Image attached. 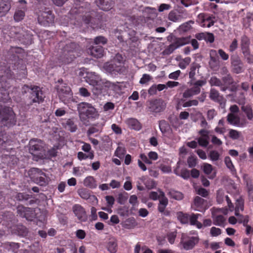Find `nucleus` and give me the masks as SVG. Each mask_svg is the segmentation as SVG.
<instances>
[{
  "instance_id": "nucleus-1",
  "label": "nucleus",
  "mask_w": 253,
  "mask_h": 253,
  "mask_svg": "<svg viewBox=\"0 0 253 253\" xmlns=\"http://www.w3.org/2000/svg\"><path fill=\"white\" fill-rule=\"evenodd\" d=\"M78 49L79 45L75 42L67 44L63 48L62 54L56 62L57 64L60 66L71 62L77 56H78L77 52Z\"/></svg>"
},
{
  "instance_id": "nucleus-2",
  "label": "nucleus",
  "mask_w": 253,
  "mask_h": 253,
  "mask_svg": "<svg viewBox=\"0 0 253 253\" xmlns=\"http://www.w3.org/2000/svg\"><path fill=\"white\" fill-rule=\"evenodd\" d=\"M2 100V97L0 96V101ZM16 123V116L12 108L0 105V125L9 127L14 126Z\"/></svg>"
},
{
  "instance_id": "nucleus-3",
  "label": "nucleus",
  "mask_w": 253,
  "mask_h": 253,
  "mask_svg": "<svg viewBox=\"0 0 253 253\" xmlns=\"http://www.w3.org/2000/svg\"><path fill=\"white\" fill-rule=\"evenodd\" d=\"M104 68L112 75L123 73L125 70L123 57L120 54H116L113 60L105 63Z\"/></svg>"
},
{
  "instance_id": "nucleus-4",
  "label": "nucleus",
  "mask_w": 253,
  "mask_h": 253,
  "mask_svg": "<svg viewBox=\"0 0 253 253\" xmlns=\"http://www.w3.org/2000/svg\"><path fill=\"white\" fill-rule=\"evenodd\" d=\"M200 241L199 237L196 232H190L188 234L183 233L181 235L180 244L186 251L193 249Z\"/></svg>"
},
{
  "instance_id": "nucleus-5",
  "label": "nucleus",
  "mask_w": 253,
  "mask_h": 253,
  "mask_svg": "<svg viewBox=\"0 0 253 253\" xmlns=\"http://www.w3.org/2000/svg\"><path fill=\"white\" fill-rule=\"evenodd\" d=\"M190 37L176 38L174 42L166 47L162 52L163 55H169L172 53L176 48L189 43Z\"/></svg>"
},
{
  "instance_id": "nucleus-6",
  "label": "nucleus",
  "mask_w": 253,
  "mask_h": 253,
  "mask_svg": "<svg viewBox=\"0 0 253 253\" xmlns=\"http://www.w3.org/2000/svg\"><path fill=\"white\" fill-rule=\"evenodd\" d=\"M44 98L45 96L42 88L37 85L32 86V88H31L30 94L29 95L31 105L34 103H42L44 101Z\"/></svg>"
},
{
  "instance_id": "nucleus-7",
  "label": "nucleus",
  "mask_w": 253,
  "mask_h": 253,
  "mask_svg": "<svg viewBox=\"0 0 253 253\" xmlns=\"http://www.w3.org/2000/svg\"><path fill=\"white\" fill-rule=\"evenodd\" d=\"M29 151L34 156H36L39 158L43 156L44 143L40 139H32L29 142Z\"/></svg>"
},
{
  "instance_id": "nucleus-8",
  "label": "nucleus",
  "mask_w": 253,
  "mask_h": 253,
  "mask_svg": "<svg viewBox=\"0 0 253 253\" xmlns=\"http://www.w3.org/2000/svg\"><path fill=\"white\" fill-rule=\"evenodd\" d=\"M31 178L34 181L41 185L44 186L47 184V179L44 173L42 172L39 169L32 168L29 171Z\"/></svg>"
},
{
  "instance_id": "nucleus-9",
  "label": "nucleus",
  "mask_w": 253,
  "mask_h": 253,
  "mask_svg": "<svg viewBox=\"0 0 253 253\" xmlns=\"http://www.w3.org/2000/svg\"><path fill=\"white\" fill-rule=\"evenodd\" d=\"M78 111L81 118L86 119L93 117L95 110L94 108L92 107L91 105L82 102L79 105Z\"/></svg>"
},
{
  "instance_id": "nucleus-10",
  "label": "nucleus",
  "mask_w": 253,
  "mask_h": 253,
  "mask_svg": "<svg viewBox=\"0 0 253 253\" xmlns=\"http://www.w3.org/2000/svg\"><path fill=\"white\" fill-rule=\"evenodd\" d=\"M166 105V103L163 99L159 98L150 100L148 107L150 112L159 113L165 110Z\"/></svg>"
},
{
  "instance_id": "nucleus-11",
  "label": "nucleus",
  "mask_w": 253,
  "mask_h": 253,
  "mask_svg": "<svg viewBox=\"0 0 253 253\" xmlns=\"http://www.w3.org/2000/svg\"><path fill=\"white\" fill-rule=\"evenodd\" d=\"M54 16L51 10L45 9L44 11H41L38 14V20L39 23L44 26H47L54 21Z\"/></svg>"
},
{
  "instance_id": "nucleus-12",
  "label": "nucleus",
  "mask_w": 253,
  "mask_h": 253,
  "mask_svg": "<svg viewBox=\"0 0 253 253\" xmlns=\"http://www.w3.org/2000/svg\"><path fill=\"white\" fill-rule=\"evenodd\" d=\"M84 79L86 83L93 87L92 91H97V87L99 86L100 83H101L100 76L95 73H91L87 74Z\"/></svg>"
},
{
  "instance_id": "nucleus-13",
  "label": "nucleus",
  "mask_w": 253,
  "mask_h": 253,
  "mask_svg": "<svg viewBox=\"0 0 253 253\" xmlns=\"http://www.w3.org/2000/svg\"><path fill=\"white\" fill-rule=\"evenodd\" d=\"M57 91L61 100L65 101L68 95H71V89L66 84H59L57 86Z\"/></svg>"
},
{
  "instance_id": "nucleus-14",
  "label": "nucleus",
  "mask_w": 253,
  "mask_h": 253,
  "mask_svg": "<svg viewBox=\"0 0 253 253\" xmlns=\"http://www.w3.org/2000/svg\"><path fill=\"white\" fill-rule=\"evenodd\" d=\"M94 15V11L88 13L86 12L85 15L83 18L85 23L89 24L93 29L96 28L98 25V20L93 17Z\"/></svg>"
},
{
  "instance_id": "nucleus-15",
  "label": "nucleus",
  "mask_w": 253,
  "mask_h": 253,
  "mask_svg": "<svg viewBox=\"0 0 253 253\" xmlns=\"http://www.w3.org/2000/svg\"><path fill=\"white\" fill-rule=\"evenodd\" d=\"M87 52L95 58H100L103 56L104 51L102 46L96 45L89 47Z\"/></svg>"
},
{
  "instance_id": "nucleus-16",
  "label": "nucleus",
  "mask_w": 253,
  "mask_h": 253,
  "mask_svg": "<svg viewBox=\"0 0 253 253\" xmlns=\"http://www.w3.org/2000/svg\"><path fill=\"white\" fill-rule=\"evenodd\" d=\"M169 201L168 198L166 197L164 192H161V199H160L159 203L158 206V210L159 212L164 213L165 215H168V212L165 211L166 208L168 206Z\"/></svg>"
},
{
  "instance_id": "nucleus-17",
  "label": "nucleus",
  "mask_w": 253,
  "mask_h": 253,
  "mask_svg": "<svg viewBox=\"0 0 253 253\" xmlns=\"http://www.w3.org/2000/svg\"><path fill=\"white\" fill-rule=\"evenodd\" d=\"M231 65L233 73L239 74L243 72V63L239 57L232 59Z\"/></svg>"
},
{
  "instance_id": "nucleus-18",
  "label": "nucleus",
  "mask_w": 253,
  "mask_h": 253,
  "mask_svg": "<svg viewBox=\"0 0 253 253\" xmlns=\"http://www.w3.org/2000/svg\"><path fill=\"white\" fill-rule=\"evenodd\" d=\"M73 211L77 218L81 220H84L86 217L84 209L79 204H75L73 207Z\"/></svg>"
},
{
  "instance_id": "nucleus-19",
  "label": "nucleus",
  "mask_w": 253,
  "mask_h": 253,
  "mask_svg": "<svg viewBox=\"0 0 253 253\" xmlns=\"http://www.w3.org/2000/svg\"><path fill=\"white\" fill-rule=\"evenodd\" d=\"M125 123L129 128L138 131L142 128L141 123L135 118H128L125 121Z\"/></svg>"
},
{
  "instance_id": "nucleus-20",
  "label": "nucleus",
  "mask_w": 253,
  "mask_h": 253,
  "mask_svg": "<svg viewBox=\"0 0 253 253\" xmlns=\"http://www.w3.org/2000/svg\"><path fill=\"white\" fill-rule=\"evenodd\" d=\"M104 125V123H97L96 124H92V125H91V126H89L87 131L86 133L87 136H90L95 133L101 132L102 131Z\"/></svg>"
},
{
  "instance_id": "nucleus-21",
  "label": "nucleus",
  "mask_w": 253,
  "mask_h": 253,
  "mask_svg": "<svg viewBox=\"0 0 253 253\" xmlns=\"http://www.w3.org/2000/svg\"><path fill=\"white\" fill-rule=\"evenodd\" d=\"M139 158L140 159H138L137 161L138 167L143 171H146L147 167L142 162L148 165L152 164V162L150 160L148 156H146L144 153L140 154Z\"/></svg>"
},
{
  "instance_id": "nucleus-22",
  "label": "nucleus",
  "mask_w": 253,
  "mask_h": 253,
  "mask_svg": "<svg viewBox=\"0 0 253 253\" xmlns=\"http://www.w3.org/2000/svg\"><path fill=\"white\" fill-rule=\"evenodd\" d=\"M139 158L140 159H138L137 161L138 167L143 171H146L147 167L142 162L148 165L152 164V162L150 160L148 156H146L144 153L140 154Z\"/></svg>"
},
{
  "instance_id": "nucleus-23",
  "label": "nucleus",
  "mask_w": 253,
  "mask_h": 253,
  "mask_svg": "<svg viewBox=\"0 0 253 253\" xmlns=\"http://www.w3.org/2000/svg\"><path fill=\"white\" fill-rule=\"evenodd\" d=\"M61 124L66 129L72 132H75L78 128L73 119H64L61 122Z\"/></svg>"
},
{
  "instance_id": "nucleus-24",
  "label": "nucleus",
  "mask_w": 253,
  "mask_h": 253,
  "mask_svg": "<svg viewBox=\"0 0 253 253\" xmlns=\"http://www.w3.org/2000/svg\"><path fill=\"white\" fill-rule=\"evenodd\" d=\"M32 211L31 209L23 206H18L17 209V213L22 217H25L27 220H31V216L29 213Z\"/></svg>"
},
{
  "instance_id": "nucleus-25",
  "label": "nucleus",
  "mask_w": 253,
  "mask_h": 253,
  "mask_svg": "<svg viewBox=\"0 0 253 253\" xmlns=\"http://www.w3.org/2000/svg\"><path fill=\"white\" fill-rule=\"evenodd\" d=\"M106 247L110 253H116L118 250L117 239L114 237L109 238L106 242Z\"/></svg>"
},
{
  "instance_id": "nucleus-26",
  "label": "nucleus",
  "mask_w": 253,
  "mask_h": 253,
  "mask_svg": "<svg viewBox=\"0 0 253 253\" xmlns=\"http://www.w3.org/2000/svg\"><path fill=\"white\" fill-rule=\"evenodd\" d=\"M206 203V201L205 200L199 196H196L194 198V203L192 205V207L195 210L201 211V210L204 208Z\"/></svg>"
},
{
  "instance_id": "nucleus-27",
  "label": "nucleus",
  "mask_w": 253,
  "mask_h": 253,
  "mask_svg": "<svg viewBox=\"0 0 253 253\" xmlns=\"http://www.w3.org/2000/svg\"><path fill=\"white\" fill-rule=\"evenodd\" d=\"M96 1L98 7L104 11H108L112 8L111 0H96Z\"/></svg>"
},
{
  "instance_id": "nucleus-28",
  "label": "nucleus",
  "mask_w": 253,
  "mask_h": 253,
  "mask_svg": "<svg viewBox=\"0 0 253 253\" xmlns=\"http://www.w3.org/2000/svg\"><path fill=\"white\" fill-rule=\"evenodd\" d=\"M241 109L249 121L253 120V109L251 105H243Z\"/></svg>"
},
{
  "instance_id": "nucleus-29",
  "label": "nucleus",
  "mask_w": 253,
  "mask_h": 253,
  "mask_svg": "<svg viewBox=\"0 0 253 253\" xmlns=\"http://www.w3.org/2000/svg\"><path fill=\"white\" fill-rule=\"evenodd\" d=\"M10 0H0V14L4 15L11 8Z\"/></svg>"
},
{
  "instance_id": "nucleus-30",
  "label": "nucleus",
  "mask_w": 253,
  "mask_h": 253,
  "mask_svg": "<svg viewBox=\"0 0 253 253\" xmlns=\"http://www.w3.org/2000/svg\"><path fill=\"white\" fill-rule=\"evenodd\" d=\"M209 83L211 86H216L219 87L220 90L222 91H226V87L222 85V80L215 76H212L210 78Z\"/></svg>"
},
{
  "instance_id": "nucleus-31",
  "label": "nucleus",
  "mask_w": 253,
  "mask_h": 253,
  "mask_svg": "<svg viewBox=\"0 0 253 253\" xmlns=\"http://www.w3.org/2000/svg\"><path fill=\"white\" fill-rule=\"evenodd\" d=\"M203 171L204 173L208 175L210 179H213L216 176V172L213 171V167L211 164L206 163L203 166Z\"/></svg>"
},
{
  "instance_id": "nucleus-32",
  "label": "nucleus",
  "mask_w": 253,
  "mask_h": 253,
  "mask_svg": "<svg viewBox=\"0 0 253 253\" xmlns=\"http://www.w3.org/2000/svg\"><path fill=\"white\" fill-rule=\"evenodd\" d=\"M201 215L199 213H192L189 215V222L191 225L196 226L198 229H201L203 227V224L200 222L198 221L199 216Z\"/></svg>"
},
{
  "instance_id": "nucleus-33",
  "label": "nucleus",
  "mask_w": 253,
  "mask_h": 253,
  "mask_svg": "<svg viewBox=\"0 0 253 253\" xmlns=\"http://www.w3.org/2000/svg\"><path fill=\"white\" fill-rule=\"evenodd\" d=\"M111 83L112 82L110 81L101 79V83H100L99 86L97 87V91H93V93L98 94L102 92V90H109Z\"/></svg>"
},
{
  "instance_id": "nucleus-34",
  "label": "nucleus",
  "mask_w": 253,
  "mask_h": 253,
  "mask_svg": "<svg viewBox=\"0 0 253 253\" xmlns=\"http://www.w3.org/2000/svg\"><path fill=\"white\" fill-rule=\"evenodd\" d=\"M212 218L213 219V223L217 226L221 227L224 226V223L226 218L222 215H216L214 213H212Z\"/></svg>"
},
{
  "instance_id": "nucleus-35",
  "label": "nucleus",
  "mask_w": 253,
  "mask_h": 253,
  "mask_svg": "<svg viewBox=\"0 0 253 253\" xmlns=\"http://www.w3.org/2000/svg\"><path fill=\"white\" fill-rule=\"evenodd\" d=\"M221 80L222 85L226 87V90L229 88L230 85H232L234 83V79L231 74L223 76Z\"/></svg>"
},
{
  "instance_id": "nucleus-36",
  "label": "nucleus",
  "mask_w": 253,
  "mask_h": 253,
  "mask_svg": "<svg viewBox=\"0 0 253 253\" xmlns=\"http://www.w3.org/2000/svg\"><path fill=\"white\" fill-rule=\"evenodd\" d=\"M250 39L246 35H243L242 36L241 39V47L242 52L250 50Z\"/></svg>"
},
{
  "instance_id": "nucleus-37",
  "label": "nucleus",
  "mask_w": 253,
  "mask_h": 253,
  "mask_svg": "<svg viewBox=\"0 0 253 253\" xmlns=\"http://www.w3.org/2000/svg\"><path fill=\"white\" fill-rule=\"evenodd\" d=\"M84 184L85 186L91 189L95 188L97 187L96 181L95 178L92 176L86 177L84 179Z\"/></svg>"
},
{
  "instance_id": "nucleus-38",
  "label": "nucleus",
  "mask_w": 253,
  "mask_h": 253,
  "mask_svg": "<svg viewBox=\"0 0 253 253\" xmlns=\"http://www.w3.org/2000/svg\"><path fill=\"white\" fill-rule=\"evenodd\" d=\"M168 19L172 22H178L182 20V16L174 11H171L169 14Z\"/></svg>"
},
{
  "instance_id": "nucleus-39",
  "label": "nucleus",
  "mask_w": 253,
  "mask_h": 253,
  "mask_svg": "<svg viewBox=\"0 0 253 253\" xmlns=\"http://www.w3.org/2000/svg\"><path fill=\"white\" fill-rule=\"evenodd\" d=\"M168 195L170 198L176 200H181L183 198V194L181 192L174 190H169Z\"/></svg>"
},
{
  "instance_id": "nucleus-40",
  "label": "nucleus",
  "mask_w": 253,
  "mask_h": 253,
  "mask_svg": "<svg viewBox=\"0 0 253 253\" xmlns=\"http://www.w3.org/2000/svg\"><path fill=\"white\" fill-rule=\"evenodd\" d=\"M77 193L81 198L84 200H88L91 194V191L84 188L79 189Z\"/></svg>"
},
{
  "instance_id": "nucleus-41",
  "label": "nucleus",
  "mask_w": 253,
  "mask_h": 253,
  "mask_svg": "<svg viewBox=\"0 0 253 253\" xmlns=\"http://www.w3.org/2000/svg\"><path fill=\"white\" fill-rule=\"evenodd\" d=\"M194 23L193 20H189L183 23L179 27V30L180 32H186L192 28V25Z\"/></svg>"
},
{
  "instance_id": "nucleus-42",
  "label": "nucleus",
  "mask_w": 253,
  "mask_h": 253,
  "mask_svg": "<svg viewBox=\"0 0 253 253\" xmlns=\"http://www.w3.org/2000/svg\"><path fill=\"white\" fill-rule=\"evenodd\" d=\"M177 218L182 224H187L189 223V214L179 212L177 213Z\"/></svg>"
},
{
  "instance_id": "nucleus-43",
  "label": "nucleus",
  "mask_w": 253,
  "mask_h": 253,
  "mask_svg": "<svg viewBox=\"0 0 253 253\" xmlns=\"http://www.w3.org/2000/svg\"><path fill=\"white\" fill-rule=\"evenodd\" d=\"M240 119L239 117L236 116L233 113H229L227 116V120L228 123L231 125L236 126L237 122Z\"/></svg>"
},
{
  "instance_id": "nucleus-44",
  "label": "nucleus",
  "mask_w": 253,
  "mask_h": 253,
  "mask_svg": "<svg viewBox=\"0 0 253 253\" xmlns=\"http://www.w3.org/2000/svg\"><path fill=\"white\" fill-rule=\"evenodd\" d=\"M219 97L220 95L219 92L215 88H211L210 92V99L215 102H219Z\"/></svg>"
},
{
  "instance_id": "nucleus-45",
  "label": "nucleus",
  "mask_w": 253,
  "mask_h": 253,
  "mask_svg": "<svg viewBox=\"0 0 253 253\" xmlns=\"http://www.w3.org/2000/svg\"><path fill=\"white\" fill-rule=\"evenodd\" d=\"M228 131V136L233 140L238 139L241 135V132L237 130L229 129Z\"/></svg>"
},
{
  "instance_id": "nucleus-46",
  "label": "nucleus",
  "mask_w": 253,
  "mask_h": 253,
  "mask_svg": "<svg viewBox=\"0 0 253 253\" xmlns=\"http://www.w3.org/2000/svg\"><path fill=\"white\" fill-rule=\"evenodd\" d=\"M25 16V12L22 10H16L14 14V19L16 22H19L23 20Z\"/></svg>"
},
{
  "instance_id": "nucleus-47",
  "label": "nucleus",
  "mask_w": 253,
  "mask_h": 253,
  "mask_svg": "<svg viewBox=\"0 0 253 253\" xmlns=\"http://www.w3.org/2000/svg\"><path fill=\"white\" fill-rule=\"evenodd\" d=\"M128 199V194L126 192H124V193H120L118 195L117 201L118 202L121 204L124 205Z\"/></svg>"
},
{
  "instance_id": "nucleus-48",
  "label": "nucleus",
  "mask_w": 253,
  "mask_h": 253,
  "mask_svg": "<svg viewBox=\"0 0 253 253\" xmlns=\"http://www.w3.org/2000/svg\"><path fill=\"white\" fill-rule=\"evenodd\" d=\"M244 208V200L243 198L240 196L236 201V209L243 211Z\"/></svg>"
},
{
  "instance_id": "nucleus-49",
  "label": "nucleus",
  "mask_w": 253,
  "mask_h": 253,
  "mask_svg": "<svg viewBox=\"0 0 253 253\" xmlns=\"http://www.w3.org/2000/svg\"><path fill=\"white\" fill-rule=\"evenodd\" d=\"M191 60L190 57H186L179 62L178 66L181 69H184L190 64Z\"/></svg>"
},
{
  "instance_id": "nucleus-50",
  "label": "nucleus",
  "mask_w": 253,
  "mask_h": 253,
  "mask_svg": "<svg viewBox=\"0 0 253 253\" xmlns=\"http://www.w3.org/2000/svg\"><path fill=\"white\" fill-rule=\"evenodd\" d=\"M17 231L18 234L21 236H25L28 233V229L25 226L22 225H19L17 226Z\"/></svg>"
},
{
  "instance_id": "nucleus-51",
  "label": "nucleus",
  "mask_w": 253,
  "mask_h": 253,
  "mask_svg": "<svg viewBox=\"0 0 253 253\" xmlns=\"http://www.w3.org/2000/svg\"><path fill=\"white\" fill-rule=\"evenodd\" d=\"M31 197V195L25 193H19L16 196L17 200L18 201H27Z\"/></svg>"
},
{
  "instance_id": "nucleus-52",
  "label": "nucleus",
  "mask_w": 253,
  "mask_h": 253,
  "mask_svg": "<svg viewBox=\"0 0 253 253\" xmlns=\"http://www.w3.org/2000/svg\"><path fill=\"white\" fill-rule=\"evenodd\" d=\"M242 53L248 63H253V55L251 53L250 50L243 51Z\"/></svg>"
},
{
  "instance_id": "nucleus-53",
  "label": "nucleus",
  "mask_w": 253,
  "mask_h": 253,
  "mask_svg": "<svg viewBox=\"0 0 253 253\" xmlns=\"http://www.w3.org/2000/svg\"><path fill=\"white\" fill-rule=\"evenodd\" d=\"M159 128L163 133L167 132L168 124L165 120H161L159 121Z\"/></svg>"
},
{
  "instance_id": "nucleus-54",
  "label": "nucleus",
  "mask_w": 253,
  "mask_h": 253,
  "mask_svg": "<svg viewBox=\"0 0 253 253\" xmlns=\"http://www.w3.org/2000/svg\"><path fill=\"white\" fill-rule=\"evenodd\" d=\"M175 173L177 175L180 176L181 177L185 179H187L190 177V171L187 169H181L180 174L176 172H175Z\"/></svg>"
},
{
  "instance_id": "nucleus-55",
  "label": "nucleus",
  "mask_w": 253,
  "mask_h": 253,
  "mask_svg": "<svg viewBox=\"0 0 253 253\" xmlns=\"http://www.w3.org/2000/svg\"><path fill=\"white\" fill-rule=\"evenodd\" d=\"M209 138L207 137H199L198 139V142L201 146L206 147L209 143Z\"/></svg>"
},
{
  "instance_id": "nucleus-56",
  "label": "nucleus",
  "mask_w": 253,
  "mask_h": 253,
  "mask_svg": "<svg viewBox=\"0 0 253 253\" xmlns=\"http://www.w3.org/2000/svg\"><path fill=\"white\" fill-rule=\"evenodd\" d=\"M176 232H171L167 234L168 240L170 244H174L176 237Z\"/></svg>"
},
{
  "instance_id": "nucleus-57",
  "label": "nucleus",
  "mask_w": 253,
  "mask_h": 253,
  "mask_svg": "<svg viewBox=\"0 0 253 253\" xmlns=\"http://www.w3.org/2000/svg\"><path fill=\"white\" fill-rule=\"evenodd\" d=\"M152 77L150 75L147 74H144L142 75V78L139 81L140 84H143L148 83L152 79Z\"/></svg>"
},
{
  "instance_id": "nucleus-58",
  "label": "nucleus",
  "mask_w": 253,
  "mask_h": 253,
  "mask_svg": "<svg viewBox=\"0 0 253 253\" xmlns=\"http://www.w3.org/2000/svg\"><path fill=\"white\" fill-rule=\"evenodd\" d=\"M209 157L212 161H216L219 159V154L217 151L212 150L210 152Z\"/></svg>"
},
{
  "instance_id": "nucleus-59",
  "label": "nucleus",
  "mask_w": 253,
  "mask_h": 253,
  "mask_svg": "<svg viewBox=\"0 0 253 253\" xmlns=\"http://www.w3.org/2000/svg\"><path fill=\"white\" fill-rule=\"evenodd\" d=\"M217 53H218V51H217L215 49H211L210 51V59H211V61H212L213 62L216 63L217 61V60H218L217 57Z\"/></svg>"
},
{
  "instance_id": "nucleus-60",
  "label": "nucleus",
  "mask_w": 253,
  "mask_h": 253,
  "mask_svg": "<svg viewBox=\"0 0 253 253\" xmlns=\"http://www.w3.org/2000/svg\"><path fill=\"white\" fill-rule=\"evenodd\" d=\"M198 67V64L196 63H193L192 64L190 68V71L189 73V76L190 79H192L194 78L196 70Z\"/></svg>"
},
{
  "instance_id": "nucleus-61",
  "label": "nucleus",
  "mask_w": 253,
  "mask_h": 253,
  "mask_svg": "<svg viewBox=\"0 0 253 253\" xmlns=\"http://www.w3.org/2000/svg\"><path fill=\"white\" fill-rule=\"evenodd\" d=\"M221 233V230L219 228L215 227H212L210 230V234L212 237H216L220 235Z\"/></svg>"
},
{
  "instance_id": "nucleus-62",
  "label": "nucleus",
  "mask_w": 253,
  "mask_h": 253,
  "mask_svg": "<svg viewBox=\"0 0 253 253\" xmlns=\"http://www.w3.org/2000/svg\"><path fill=\"white\" fill-rule=\"evenodd\" d=\"M107 40L104 37L98 36L94 39V43L98 45L99 44H104L107 43Z\"/></svg>"
},
{
  "instance_id": "nucleus-63",
  "label": "nucleus",
  "mask_w": 253,
  "mask_h": 253,
  "mask_svg": "<svg viewBox=\"0 0 253 253\" xmlns=\"http://www.w3.org/2000/svg\"><path fill=\"white\" fill-rule=\"evenodd\" d=\"M203 23V27H210L214 24V22L211 20V17H208L204 19Z\"/></svg>"
},
{
  "instance_id": "nucleus-64",
  "label": "nucleus",
  "mask_w": 253,
  "mask_h": 253,
  "mask_svg": "<svg viewBox=\"0 0 253 253\" xmlns=\"http://www.w3.org/2000/svg\"><path fill=\"white\" fill-rule=\"evenodd\" d=\"M224 163L226 167L231 170L234 169V167L231 161L230 158L229 156H226L224 158Z\"/></svg>"
}]
</instances>
